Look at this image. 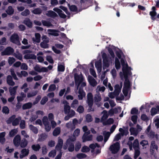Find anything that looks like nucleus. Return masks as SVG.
<instances>
[{
  "mask_svg": "<svg viewBox=\"0 0 159 159\" xmlns=\"http://www.w3.org/2000/svg\"><path fill=\"white\" fill-rule=\"evenodd\" d=\"M46 15L48 17H50L53 19L58 16V15L57 14L52 10H49L47 11Z\"/></svg>",
  "mask_w": 159,
  "mask_h": 159,
  "instance_id": "nucleus-14",
  "label": "nucleus"
},
{
  "mask_svg": "<svg viewBox=\"0 0 159 159\" xmlns=\"http://www.w3.org/2000/svg\"><path fill=\"white\" fill-rule=\"evenodd\" d=\"M49 42V40L48 38H45L43 39L40 44V47L42 48H46L49 47V45L48 43Z\"/></svg>",
  "mask_w": 159,
  "mask_h": 159,
  "instance_id": "nucleus-13",
  "label": "nucleus"
},
{
  "mask_svg": "<svg viewBox=\"0 0 159 159\" xmlns=\"http://www.w3.org/2000/svg\"><path fill=\"white\" fill-rule=\"evenodd\" d=\"M10 41L13 43L19 44L20 42L18 34L16 33L12 34L10 37Z\"/></svg>",
  "mask_w": 159,
  "mask_h": 159,
  "instance_id": "nucleus-8",
  "label": "nucleus"
},
{
  "mask_svg": "<svg viewBox=\"0 0 159 159\" xmlns=\"http://www.w3.org/2000/svg\"><path fill=\"white\" fill-rule=\"evenodd\" d=\"M89 151V148L86 146H83L81 150V152H87Z\"/></svg>",
  "mask_w": 159,
  "mask_h": 159,
  "instance_id": "nucleus-58",
  "label": "nucleus"
},
{
  "mask_svg": "<svg viewBox=\"0 0 159 159\" xmlns=\"http://www.w3.org/2000/svg\"><path fill=\"white\" fill-rule=\"evenodd\" d=\"M74 79L75 84L78 89L81 83L83 81L84 78L81 74L80 75H78L77 73H75L74 75Z\"/></svg>",
  "mask_w": 159,
  "mask_h": 159,
  "instance_id": "nucleus-3",
  "label": "nucleus"
},
{
  "mask_svg": "<svg viewBox=\"0 0 159 159\" xmlns=\"http://www.w3.org/2000/svg\"><path fill=\"white\" fill-rule=\"evenodd\" d=\"M157 13L156 11H150L149 14L151 16V19L154 21L156 20V16L157 15Z\"/></svg>",
  "mask_w": 159,
  "mask_h": 159,
  "instance_id": "nucleus-48",
  "label": "nucleus"
},
{
  "mask_svg": "<svg viewBox=\"0 0 159 159\" xmlns=\"http://www.w3.org/2000/svg\"><path fill=\"white\" fill-rule=\"evenodd\" d=\"M114 88L115 90L114 92L117 95H118L121 92V87H120L119 84H117L115 85Z\"/></svg>",
  "mask_w": 159,
  "mask_h": 159,
  "instance_id": "nucleus-27",
  "label": "nucleus"
},
{
  "mask_svg": "<svg viewBox=\"0 0 159 159\" xmlns=\"http://www.w3.org/2000/svg\"><path fill=\"white\" fill-rule=\"evenodd\" d=\"M130 86V84L129 81L128 80L125 79V81H124V83L123 88H124L129 89Z\"/></svg>",
  "mask_w": 159,
  "mask_h": 159,
  "instance_id": "nucleus-37",
  "label": "nucleus"
},
{
  "mask_svg": "<svg viewBox=\"0 0 159 159\" xmlns=\"http://www.w3.org/2000/svg\"><path fill=\"white\" fill-rule=\"evenodd\" d=\"M63 145V141L60 137H58V143L56 146V149L57 151H61Z\"/></svg>",
  "mask_w": 159,
  "mask_h": 159,
  "instance_id": "nucleus-11",
  "label": "nucleus"
},
{
  "mask_svg": "<svg viewBox=\"0 0 159 159\" xmlns=\"http://www.w3.org/2000/svg\"><path fill=\"white\" fill-rule=\"evenodd\" d=\"M120 148V144L116 142L111 145L110 147L109 150L112 154H116L119 151Z\"/></svg>",
  "mask_w": 159,
  "mask_h": 159,
  "instance_id": "nucleus-5",
  "label": "nucleus"
},
{
  "mask_svg": "<svg viewBox=\"0 0 159 159\" xmlns=\"http://www.w3.org/2000/svg\"><path fill=\"white\" fill-rule=\"evenodd\" d=\"M16 116L13 115L11 116L7 120V124H10L11 123L13 126L18 125L20 121L21 120V117L20 116L15 118Z\"/></svg>",
  "mask_w": 159,
  "mask_h": 159,
  "instance_id": "nucleus-1",
  "label": "nucleus"
},
{
  "mask_svg": "<svg viewBox=\"0 0 159 159\" xmlns=\"http://www.w3.org/2000/svg\"><path fill=\"white\" fill-rule=\"evenodd\" d=\"M86 120L88 122H90L92 121L93 118L91 115L89 114H87L86 115Z\"/></svg>",
  "mask_w": 159,
  "mask_h": 159,
  "instance_id": "nucleus-54",
  "label": "nucleus"
},
{
  "mask_svg": "<svg viewBox=\"0 0 159 159\" xmlns=\"http://www.w3.org/2000/svg\"><path fill=\"white\" fill-rule=\"evenodd\" d=\"M77 111L79 113H83L84 111V108L82 106H79L78 107Z\"/></svg>",
  "mask_w": 159,
  "mask_h": 159,
  "instance_id": "nucleus-64",
  "label": "nucleus"
},
{
  "mask_svg": "<svg viewBox=\"0 0 159 159\" xmlns=\"http://www.w3.org/2000/svg\"><path fill=\"white\" fill-rule=\"evenodd\" d=\"M88 81L90 84L93 87L96 86L97 84L96 81L92 76L89 77Z\"/></svg>",
  "mask_w": 159,
  "mask_h": 159,
  "instance_id": "nucleus-19",
  "label": "nucleus"
},
{
  "mask_svg": "<svg viewBox=\"0 0 159 159\" xmlns=\"http://www.w3.org/2000/svg\"><path fill=\"white\" fill-rule=\"evenodd\" d=\"M47 135L45 134H42L39 136L38 139L39 142H42L44 140L47 138Z\"/></svg>",
  "mask_w": 159,
  "mask_h": 159,
  "instance_id": "nucleus-36",
  "label": "nucleus"
},
{
  "mask_svg": "<svg viewBox=\"0 0 159 159\" xmlns=\"http://www.w3.org/2000/svg\"><path fill=\"white\" fill-rule=\"evenodd\" d=\"M93 103V99H87V103H88V105L89 107L88 110H89V111H93V110L92 108Z\"/></svg>",
  "mask_w": 159,
  "mask_h": 159,
  "instance_id": "nucleus-31",
  "label": "nucleus"
},
{
  "mask_svg": "<svg viewBox=\"0 0 159 159\" xmlns=\"http://www.w3.org/2000/svg\"><path fill=\"white\" fill-rule=\"evenodd\" d=\"M2 112L3 113H5L6 114H8L9 113V108L7 106H4L2 107Z\"/></svg>",
  "mask_w": 159,
  "mask_h": 159,
  "instance_id": "nucleus-62",
  "label": "nucleus"
},
{
  "mask_svg": "<svg viewBox=\"0 0 159 159\" xmlns=\"http://www.w3.org/2000/svg\"><path fill=\"white\" fill-rule=\"evenodd\" d=\"M21 137L20 135L17 134L14 137L13 140V143L16 147H19L21 141Z\"/></svg>",
  "mask_w": 159,
  "mask_h": 159,
  "instance_id": "nucleus-9",
  "label": "nucleus"
},
{
  "mask_svg": "<svg viewBox=\"0 0 159 159\" xmlns=\"http://www.w3.org/2000/svg\"><path fill=\"white\" fill-rule=\"evenodd\" d=\"M95 66L98 71L100 72L102 70V63L101 61H97L95 62Z\"/></svg>",
  "mask_w": 159,
  "mask_h": 159,
  "instance_id": "nucleus-32",
  "label": "nucleus"
},
{
  "mask_svg": "<svg viewBox=\"0 0 159 159\" xmlns=\"http://www.w3.org/2000/svg\"><path fill=\"white\" fill-rule=\"evenodd\" d=\"M32 12L35 14H40L41 13L42 10L39 8H37L34 9Z\"/></svg>",
  "mask_w": 159,
  "mask_h": 159,
  "instance_id": "nucleus-49",
  "label": "nucleus"
},
{
  "mask_svg": "<svg viewBox=\"0 0 159 159\" xmlns=\"http://www.w3.org/2000/svg\"><path fill=\"white\" fill-rule=\"evenodd\" d=\"M35 38H33L32 40L34 42H36L39 43L40 41L41 35L40 34L38 33L35 34Z\"/></svg>",
  "mask_w": 159,
  "mask_h": 159,
  "instance_id": "nucleus-24",
  "label": "nucleus"
},
{
  "mask_svg": "<svg viewBox=\"0 0 159 159\" xmlns=\"http://www.w3.org/2000/svg\"><path fill=\"white\" fill-rule=\"evenodd\" d=\"M115 66L117 70L119 69L120 68V64L119 60L116 57L115 59Z\"/></svg>",
  "mask_w": 159,
  "mask_h": 159,
  "instance_id": "nucleus-43",
  "label": "nucleus"
},
{
  "mask_svg": "<svg viewBox=\"0 0 159 159\" xmlns=\"http://www.w3.org/2000/svg\"><path fill=\"white\" fill-rule=\"evenodd\" d=\"M17 132V131L16 129H14L11 130L9 133V136L11 137H13L16 134Z\"/></svg>",
  "mask_w": 159,
  "mask_h": 159,
  "instance_id": "nucleus-50",
  "label": "nucleus"
},
{
  "mask_svg": "<svg viewBox=\"0 0 159 159\" xmlns=\"http://www.w3.org/2000/svg\"><path fill=\"white\" fill-rule=\"evenodd\" d=\"M133 147L134 149H139V142L137 139H135L132 143Z\"/></svg>",
  "mask_w": 159,
  "mask_h": 159,
  "instance_id": "nucleus-33",
  "label": "nucleus"
},
{
  "mask_svg": "<svg viewBox=\"0 0 159 159\" xmlns=\"http://www.w3.org/2000/svg\"><path fill=\"white\" fill-rule=\"evenodd\" d=\"M29 128L35 134H37L38 133V129L33 125H30L29 126Z\"/></svg>",
  "mask_w": 159,
  "mask_h": 159,
  "instance_id": "nucleus-41",
  "label": "nucleus"
},
{
  "mask_svg": "<svg viewBox=\"0 0 159 159\" xmlns=\"http://www.w3.org/2000/svg\"><path fill=\"white\" fill-rule=\"evenodd\" d=\"M29 152V150L26 148L23 149L21 151V154L20 155V158L21 159L23 158L24 157L27 156Z\"/></svg>",
  "mask_w": 159,
  "mask_h": 159,
  "instance_id": "nucleus-17",
  "label": "nucleus"
},
{
  "mask_svg": "<svg viewBox=\"0 0 159 159\" xmlns=\"http://www.w3.org/2000/svg\"><path fill=\"white\" fill-rule=\"evenodd\" d=\"M57 70L59 71L63 72L65 70V66L61 64L58 65Z\"/></svg>",
  "mask_w": 159,
  "mask_h": 159,
  "instance_id": "nucleus-59",
  "label": "nucleus"
},
{
  "mask_svg": "<svg viewBox=\"0 0 159 159\" xmlns=\"http://www.w3.org/2000/svg\"><path fill=\"white\" fill-rule=\"evenodd\" d=\"M15 59L13 57H9L8 59V62L10 65H12L15 61Z\"/></svg>",
  "mask_w": 159,
  "mask_h": 159,
  "instance_id": "nucleus-61",
  "label": "nucleus"
},
{
  "mask_svg": "<svg viewBox=\"0 0 159 159\" xmlns=\"http://www.w3.org/2000/svg\"><path fill=\"white\" fill-rule=\"evenodd\" d=\"M23 23L29 28H32V22L28 18H25L23 21Z\"/></svg>",
  "mask_w": 159,
  "mask_h": 159,
  "instance_id": "nucleus-21",
  "label": "nucleus"
},
{
  "mask_svg": "<svg viewBox=\"0 0 159 159\" xmlns=\"http://www.w3.org/2000/svg\"><path fill=\"white\" fill-rule=\"evenodd\" d=\"M6 12L8 15H11L13 14L14 10L12 6H9L6 11Z\"/></svg>",
  "mask_w": 159,
  "mask_h": 159,
  "instance_id": "nucleus-42",
  "label": "nucleus"
},
{
  "mask_svg": "<svg viewBox=\"0 0 159 159\" xmlns=\"http://www.w3.org/2000/svg\"><path fill=\"white\" fill-rule=\"evenodd\" d=\"M78 101L77 99H75L73 100L71 104V107L73 108H76L78 105Z\"/></svg>",
  "mask_w": 159,
  "mask_h": 159,
  "instance_id": "nucleus-44",
  "label": "nucleus"
},
{
  "mask_svg": "<svg viewBox=\"0 0 159 159\" xmlns=\"http://www.w3.org/2000/svg\"><path fill=\"white\" fill-rule=\"evenodd\" d=\"M87 134L84 133L82 137L83 142H85L86 141H91L92 140L93 135H88Z\"/></svg>",
  "mask_w": 159,
  "mask_h": 159,
  "instance_id": "nucleus-16",
  "label": "nucleus"
},
{
  "mask_svg": "<svg viewBox=\"0 0 159 159\" xmlns=\"http://www.w3.org/2000/svg\"><path fill=\"white\" fill-rule=\"evenodd\" d=\"M134 150V159H136L140 154V151L139 149H136Z\"/></svg>",
  "mask_w": 159,
  "mask_h": 159,
  "instance_id": "nucleus-53",
  "label": "nucleus"
},
{
  "mask_svg": "<svg viewBox=\"0 0 159 159\" xmlns=\"http://www.w3.org/2000/svg\"><path fill=\"white\" fill-rule=\"evenodd\" d=\"M134 138L133 137L130 136L129 138V141H128L127 144L129 146L130 150H133V145L132 141L134 139Z\"/></svg>",
  "mask_w": 159,
  "mask_h": 159,
  "instance_id": "nucleus-34",
  "label": "nucleus"
},
{
  "mask_svg": "<svg viewBox=\"0 0 159 159\" xmlns=\"http://www.w3.org/2000/svg\"><path fill=\"white\" fill-rule=\"evenodd\" d=\"M103 114L101 119V122L103 124V122L105 121L108 117L109 115L107 112L106 110H103L102 112Z\"/></svg>",
  "mask_w": 159,
  "mask_h": 159,
  "instance_id": "nucleus-18",
  "label": "nucleus"
},
{
  "mask_svg": "<svg viewBox=\"0 0 159 159\" xmlns=\"http://www.w3.org/2000/svg\"><path fill=\"white\" fill-rule=\"evenodd\" d=\"M37 91H34L32 92L29 93H27V97L28 98H31L36 95L37 94Z\"/></svg>",
  "mask_w": 159,
  "mask_h": 159,
  "instance_id": "nucleus-60",
  "label": "nucleus"
},
{
  "mask_svg": "<svg viewBox=\"0 0 159 159\" xmlns=\"http://www.w3.org/2000/svg\"><path fill=\"white\" fill-rule=\"evenodd\" d=\"M48 31L49 34L54 36H57L59 35V34L57 33L58 31L55 29H48Z\"/></svg>",
  "mask_w": 159,
  "mask_h": 159,
  "instance_id": "nucleus-22",
  "label": "nucleus"
},
{
  "mask_svg": "<svg viewBox=\"0 0 159 159\" xmlns=\"http://www.w3.org/2000/svg\"><path fill=\"white\" fill-rule=\"evenodd\" d=\"M158 146L156 144V142L154 141H152L150 145V151L152 153H153L155 150H158Z\"/></svg>",
  "mask_w": 159,
  "mask_h": 159,
  "instance_id": "nucleus-12",
  "label": "nucleus"
},
{
  "mask_svg": "<svg viewBox=\"0 0 159 159\" xmlns=\"http://www.w3.org/2000/svg\"><path fill=\"white\" fill-rule=\"evenodd\" d=\"M31 148L34 151H38L40 149L41 147L39 144H36L32 145Z\"/></svg>",
  "mask_w": 159,
  "mask_h": 159,
  "instance_id": "nucleus-47",
  "label": "nucleus"
},
{
  "mask_svg": "<svg viewBox=\"0 0 159 159\" xmlns=\"http://www.w3.org/2000/svg\"><path fill=\"white\" fill-rule=\"evenodd\" d=\"M66 104L64 105V111L65 113L66 114H67L69 113V111H70V107L68 105V103L66 102Z\"/></svg>",
  "mask_w": 159,
  "mask_h": 159,
  "instance_id": "nucleus-39",
  "label": "nucleus"
},
{
  "mask_svg": "<svg viewBox=\"0 0 159 159\" xmlns=\"http://www.w3.org/2000/svg\"><path fill=\"white\" fill-rule=\"evenodd\" d=\"M42 22L43 25L44 26L50 27L53 26V25L50 22L46 20H42Z\"/></svg>",
  "mask_w": 159,
  "mask_h": 159,
  "instance_id": "nucleus-45",
  "label": "nucleus"
},
{
  "mask_svg": "<svg viewBox=\"0 0 159 159\" xmlns=\"http://www.w3.org/2000/svg\"><path fill=\"white\" fill-rule=\"evenodd\" d=\"M56 89V86L55 84H51L49 87L48 91L49 92L53 91Z\"/></svg>",
  "mask_w": 159,
  "mask_h": 159,
  "instance_id": "nucleus-52",
  "label": "nucleus"
},
{
  "mask_svg": "<svg viewBox=\"0 0 159 159\" xmlns=\"http://www.w3.org/2000/svg\"><path fill=\"white\" fill-rule=\"evenodd\" d=\"M24 58L26 59H32L35 60L36 59L37 57L34 54H26L24 55Z\"/></svg>",
  "mask_w": 159,
  "mask_h": 159,
  "instance_id": "nucleus-23",
  "label": "nucleus"
},
{
  "mask_svg": "<svg viewBox=\"0 0 159 159\" xmlns=\"http://www.w3.org/2000/svg\"><path fill=\"white\" fill-rule=\"evenodd\" d=\"M151 126L149 125L145 131V134L147 135L148 137L150 139H152L155 138L156 139H158L159 138L158 134H155V132L152 131H150Z\"/></svg>",
  "mask_w": 159,
  "mask_h": 159,
  "instance_id": "nucleus-2",
  "label": "nucleus"
},
{
  "mask_svg": "<svg viewBox=\"0 0 159 159\" xmlns=\"http://www.w3.org/2000/svg\"><path fill=\"white\" fill-rule=\"evenodd\" d=\"M61 132V129L60 127H57L54 130L53 132V135L54 136H57L59 135Z\"/></svg>",
  "mask_w": 159,
  "mask_h": 159,
  "instance_id": "nucleus-46",
  "label": "nucleus"
},
{
  "mask_svg": "<svg viewBox=\"0 0 159 159\" xmlns=\"http://www.w3.org/2000/svg\"><path fill=\"white\" fill-rule=\"evenodd\" d=\"M18 86H15L12 88H9V91L11 96H15L16 93V91L18 88Z\"/></svg>",
  "mask_w": 159,
  "mask_h": 159,
  "instance_id": "nucleus-26",
  "label": "nucleus"
},
{
  "mask_svg": "<svg viewBox=\"0 0 159 159\" xmlns=\"http://www.w3.org/2000/svg\"><path fill=\"white\" fill-rule=\"evenodd\" d=\"M56 154V151L55 150H53L51 151L48 154V156L49 157H54Z\"/></svg>",
  "mask_w": 159,
  "mask_h": 159,
  "instance_id": "nucleus-57",
  "label": "nucleus"
},
{
  "mask_svg": "<svg viewBox=\"0 0 159 159\" xmlns=\"http://www.w3.org/2000/svg\"><path fill=\"white\" fill-rule=\"evenodd\" d=\"M17 75L18 76L20 77H21V75H22L25 77H26L28 75V73L27 72L25 71H21L20 72V73H17Z\"/></svg>",
  "mask_w": 159,
  "mask_h": 159,
  "instance_id": "nucleus-55",
  "label": "nucleus"
},
{
  "mask_svg": "<svg viewBox=\"0 0 159 159\" xmlns=\"http://www.w3.org/2000/svg\"><path fill=\"white\" fill-rule=\"evenodd\" d=\"M101 97L100 93L96 94L94 98V102L97 104V103L101 101Z\"/></svg>",
  "mask_w": 159,
  "mask_h": 159,
  "instance_id": "nucleus-30",
  "label": "nucleus"
},
{
  "mask_svg": "<svg viewBox=\"0 0 159 159\" xmlns=\"http://www.w3.org/2000/svg\"><path fill=\"white\" fill-rule=\"evenodd\" d=\"M87 156V155L83 153H79L76 155V157L79 159H83L86 158Z\"/></svg>",
  "mask_w": 159,
  "mask_h": 159,
  "instance_id": "nucleus-51",
  "label": "nucleus"
},
{
  "mask_svg": "<svg viewBox=\"0 0 159 159\" xmlns=\"http://www.w3.org/2000/svg\"><path fill=\"white\" fill-rule=\"evenodd\" d=\"M150 112L152 116H154L157 113V110L155 107H152L151 110Z\"/></svg>",
  "mask_w": 159,
  "mask_h": 159,
  "instance_id": "nucleus-63",
  "label": "nucleus"
},
{
  "mask_svg": "<svg viewBox=\"0 0 159 159\" xmlns=\"http://www.w3.org/2000/svg\"><path fill=\"white\" fill-rule=\"evenodd\" d=\"M34 70L39 72H46L48 71V70L45 67H41L39 65H36L34 67Z\"/></svg>",
  "mask_w": 159,
  "mask_h": 159,
  "instance_id": "nucleus-10",
  "label": "nucleus"
},
{
  "mask_svg": "<svg viewBox=\"0 0 159 159\" xmlns=\"http://www.w3.org/2000/svg\"><path fill=\"white\" fill-rule=\"evenodd\" d=\"M126 67H123L122 68V71L123 72L124 75L125 79H127L128 78V75H132V72L129 71V68L131 69L130 67H129L127 64H126Z\"/></svg>",
  "mask_w": 159,
  "mask_h": 159,
  "instance_id": "nucleus-7",
  "label": "nucleus"
},
{
  "mask_svg": "<svg viewBox=\"0 0 159 159\" xmlns=\"http://www.w3.org/2000/svg\"><path fill=\"white\" fill-rule=\"evenodd\" d=\"M131 135H133L134 136H137L139 133L138 129L134 127H131L129 129Z\"/></svg>",
  "mask_w": 159,
  "mask_h": 159,
  "instance_id": "nucleus-28",
  "label": "nucleus"
},
{
  "mask_svg": "<svg viewBox=\"0 0 159 159\" xmlns=\"http://www.w3.org/2000/svg\"><path fill=\"white\" fill-rule=\"evenodd\" d=\"M14 52V49L11 47H8L6 48L4 51L1 52V55L2 56H9L12 55Z\"/></svg>",
  "mask_w": 159,
  "mask_h": 159,
  "instance_id": "nucleus-6",
  "label": "nucleus"
},
{
  "mask_svg": "<svg viewBox=\"0 0 159 159\" xmlns=\"http://www.w3.org/2000/svg\"><path fill=\"white\" fill-rule=\"evenodd\" d=\"M28 142L25 138L23 139L20 141V146L22 148H25L27 145Z\"/></svg>",
  "mask_w": 159,
  "mask_h": 159,
  "instance_id": "nucleus-29",
  "label": "nucleus"
},
{
  "mask_svg": "<svg viewBox=\"0 0 159 159\" xmlns=\"http://www.w3.org/2000/svg\"><path fill=\"white\" fill-rule=\"evenodd\" d=\"M80 133V130L79 129H75L74 132L73 133V136L74 137L73 138H75L76 139V137L78 136Z\"/></svg>",
  "mask_w": 159,
  "mask_h": 159,
  "instance_id": "nucleus-56",
  "label": "nucleus"
},
{
  "mask_svg": "<svg viewBox=\"0 0 159 159\" xmlns=\"http://www.w3.org/2000/svg\"><path fill=\"white\" fill-rule=\"evenodd\" d=\"M68 6L70 10L72 12H77L78 8L75 5H70L69 4H68Z\"/></svg>",
  "mask_w": 159,
  "mask_h": 159,
  "instance_id": "nucleus-38",
  "label": "nucleus"
},
{
  "mask_svg": "<svg viewBox=\"0 0 159 159\" xmlns=\"http://www.w3.org/2000/svg\"><path fill=\"white\" fill-rule=\"evenodd\" d=\"M78 93V97L79 100H82L83 97L85 96V93L83 89L81 88V87L79 89Z\"/></svg>",
  "mask_w": 159,
  "mask_h": 159,
  "instance_id": "nucleus-15",
  "label": "nucleus"
},
{
  "mask_svg": "<svg viewBox=\"0 0 159 159\" xmlns=\"http://www.w3.org/2000/svg\"><path fill=\"white\" fill-rule=\"evenodd\" d=\"M7 84L10 86H13L15 83L13 81L12 77L10 75H8L7 76Z\"/></svg>",
  "mask_w": 159,
  "mask_h": 159,
  "instance_id": "nucleus-20",
  "label": "nucleus"
},
{
  "mask_svg": "<svg viewBox=\"0 0 159 159\" xmlns=\"http://www.w3.org/2000/svg\"><path fill=\"white\" fill-rule=\"evenodd\" d=\"M76 139L75 138L70 137L66 140V143L68 144V150L69 152H72L74 151L75 148L73 142Z\"/></svg>",
  "mask_w": 159,
  "mask_h": 159,
  "instance_id": "nucleus-4",
  "label": "nucleus"
},
{
  "mask_svg": "<svg viewBox=\"0 0 159 159\" xmlns=\"http://www.w3.org/2000/svg\"><path fill=\"white\" fill-rule=\"evenodd\" d=\"M13 55L16 58L23 61L22 55L19 52V51H16V52L14 53Z\"/></svg>",
  "mask_w": 159,
  "mask_h": 159,
  "instance_id": "nucleus-25",
  "label": "nucleus"
},
{
  "mask_svg": "<svg viewBox=\"0 0 159 159\" xmlns=\"http://www.w3.org/2000/svg\"><path fill=\"white\" fill-rule=\"evenodd\" d=\"M32 106V103L31 102H29L23 104L22 106V108L24 110L30 109Z\"/></svg>",
  "mask_w": 159,
  "mask_h": 159,
  "instance_id": "nucleus-35",
  "label": "nucleus"
},
{
  "mask_svg": "<svg viewBox=\"0 0 159 159\" xmlns=\"http://www.w3.org/2000/svg\"><path fill=\"white\" fill-rule=\"evenodd\" d=\"M114 120L111 118H109L107 120L103 122V125H111L113 124Z\"/></svg>",
  "mask_w": 159,
  "mask_h": 159,
  "instance_id": "nucleus-40",
  "label": "nucleus"
}]
</instances>
